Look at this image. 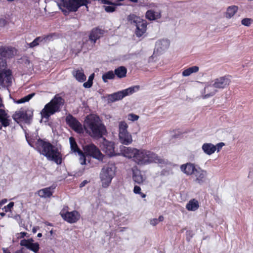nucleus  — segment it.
I'll return each mask as SVG.
<instances>
[{
    "label": "nucleus",
    "mask_w": 253,
    "mask_h": 253,
    "mask_svg": "<svg viewBox=\"0 0 253 253\" xmlns=\"http://www.w3.org/2000/svg\"><path fill=\"white\" fill-rule=\"evenodd\" d=\"M37 236H38V237H41L42 236V233H38V234Z\"/></svg>",
    "instance_id": "obj_63"
},
{
    "label": "nucleus",
    "mask_w": 253,
    "mask_h": 253,
    "mask_svg": "<svg viewBox=\"0 0 253 253\" xmlns=\"http://www.w3.org/2000/svg\"><path fill=\"white\" fill-rule=\"evenodd\" d=\"M195 174L196 177V181L198 183L202 184L205 182L207 175L206 171L199 169L197 170Z\"/></svg>",
    "instance_id": "obj_23"
},
{
    "label": "nucleus",
    "mask_w": 253,
    "mask_h": 253,
    "mask_svg": "<svg viewBox=\"0 0 253 253\" xmlns=\"http://www.w3.org/2000/svg\"><path fill=\"white\" fill-rule=\"evenodd\" d=\"M128 125L125 121H121L119 123V134L123 135L125 132H128Z\"/></svg>",
    "instance_id": "obj_36"
},
{
    "label": "nucleus",
    "mask_w": 253,
    "mask_h": 253,
    "mask_svg": "<svg viewBox=\"0 0 253 253\" xmlns=\"http://www.w3.org/2000/svg\"><path fill=\"white\" fill-rule=\"evenodd\" d=\"M161 17V12L155 11L154 10H148L145 13V17L150 21H153L160 18Z\"/></svg>",
    "instance_id": "obj_25"
},
{
    "label": "nucleus",
    "mask_w": 253,
    "mask_h": 253,
    "mask_svg": "<svg viewBox=\"0 0 253 253\" xmlns=\"http://www.w3.org/2000/svg\"><path fill=\"white\" fill-rule=\"evenodd\" d=\"M253 21L252 19L251 18H244L241 21V23L242 25L246 26H250Z\"/></svg>",
    "instance_id": "obj_42"
},
{
    "label": "nucleus",
    "mask_w": 253,
    "mask_h": 253,
    "mask_svg": "<svg viewBox=\"0 0 253 253\" xmlns=\"http://www.w3.org/2000/svg\"><path fill=\"white\" fill-rule=\"evenodd\" d=\"M202 148L204 153L209 155L212 154L216 150V146L211 143H204Z\"/></svg>",
    "instance_id": "obj_27"
},
{
    "label": "nucleus",
    "mask_w": 253,
    "mask_h": 253,
    "mask_svg": "<svg viewBox=\"0 0 253 253\" xmlns=\"http://www.w3.org/2000/svg\"><path fill=\"white\" fill-rule=\"evenodd\" d=\"M84 127L85 132L94 139L101 138L107 133L105 126L96 115L90 114L87 116Z\"/></svg>",
    "instance_id": "obj_1"
},
{
    "label": "nucleus",
    "mask_w": 253,
    "mask_h": 253,
    "mask_svg": "<svg viewBox=\"0 0 253 253\" xmlns=\"http://www.w3.org/2000/svg\"><path fill=\"white\" fill-rule=\"evenodd\" d=\"M8 116L7 114L5 113L4 115L2 116L0 118V122L1 123V126L4 127H7L10 125V120L8 119Z\"/></svg>",
    "instance_id": "obj_37"
},
{
    "label": "nucleus",
    "mask_w": 253,
    "mask_h": 253,
    "mask_svg": "<svg viewBox=\"0 0 253 253\" xmlns=\"http://www.w3.org/2000/svg\"><path fill=\"white\" fill-rule=\"evenodd\" d=\"M94 74L93 73V74H92L91 75H90L89 76L88 80L93 82V80L94 79Z\"/></svg>",
    "instance_id": "obj_54"
},
{
    "label": "nucleus",
    "mask_w": 253,
    "mask_h": 253,
    "mask_svg": "<svg viewBox=\"0 0 253 253\" xmlns=\"http://www.w3.org/2000/svg\"><path fill=\"white\" fill-rule=\"evenodd\" d=\"M133 192L135 194H138L141 192V188L137 185L134 186L133 189Z\"/></svg>",
    "instance_id": "obj_48"
},
{
    "label": "nucleus",
    "mask_w": 253,
    "mask_h": 253,
    "mask_svg": "<svg viewBox=\"0 0 253 253\" xmlns=\"http://www.w3.org/2000/svg\"><path fill=\"white\" fill-rule=\"evenodd\" d=\"M104 30L98 27L94 28L90 33L89 40L95 43L96 41L104 34Z\"/></svg>",
    "instance_id": "obj_19"
},
{
    "label": "nucleus",
    "mask_w": 253,
    "mask_h": 253,
    "mask_svg": "<svg viewBox=\"0 0 253 253\" xmlns=\"http://www.w3.org/2000/svg\"><path fill=\"white\" fill-rule=\"evenodd\" d=\"M179 133L178 134H174L173 135L172 137L173 138H177L179 136H180V135H181L182 134V133L181 132H178Z\"/></svg>",
    "instance_id": "obj_59"
},
{
    "label": "nucleus",
    "mask_w": 253,
    "mask_h": 253,
    "mask_svg": "<svg viewBox=\"0 0 253 253\" xmlns=\"http://www.w3.org/2000/svg\"><path fill=\"white\" fill-rule=\"evenodd\" d=\"M88 182L89 181H88L87 180H84L80 184V187L82 188L84 187Z\"/></svg>",
    "instance_id": "obj_53"
},
{
    "label": "nucleus",
    "mask_w": 253,
    "mask_h": 253,
    "mask_svg": "<svg viewBox=\"0 0 253 253\" xmlns=\"http://www.w3.org/2000/svg\"><path fill=\"white\" fill-rule=\"evenodd\" d=\"M127 69L124 66H120L116 68L114 71L115 75L119 78H123L126 76Z\"/></svg>",
    "instance_id": "obj_29"
},
{
    "label": "nucleus",
    "mask_w": 253,
    "mask_h": 253,
    "mask_svg": "<svg viewBox=\"0 0 253 253\" xmlns=\"http://www.w3.org/2000/svg\"><path fill=\"white\" fill-rule=\"evenodd\" d=\"M147 164L150 163H157L160 165H166L167 162L157 154L151 151L147 150Z\"/></svg>",
    "instance_id": "obj_14"
},
{
    "label": "nucleus",
    "mask_w": 253,
    "mask_h": 253,
    "mask_svg": "<svg viewBox=\"0 0 253 253\" xmlns=\"http://www.w3.org/2000/svg\"><path fill=\"white\" fill-rule=\"evenodd\" d=\"M123 155L127 158H132L134 160V157L137 152V149L131 147H123L121 150Z\"/></svg>",
    "instance_id": "obj_22"
},
{
    "label": "nucleus",
    "mask_w": 253,
    "mask_h": 253,
    "mask_svg": "<svg viewBox=\"0 0 253 253\" xmlns=\"http://www.w3.org/2000/svg\"><path fill=\"white\" fill-rule=\"evenodd\" d=\"M20 234L21 235L20 237L21 238H24L26 235L27 233L26 232H22Z\"/></svg>",
    "instance_id": "obj_58"
},
{
    "label": "nucleus",
    "mask_w": 253,
    "mask_h": 253,
    "mask_svg": "<svg viewBox=\"0 0 253 253\" xmlns=\"http://www.w3.org/2000/svg\"><path fill=\"white\" fill-rule=\"evenodd\" d=\"M199 208V202L195 199L190 200L186 205V209L189 211H195Z\"/></svg>",
    "instance_id": "obj_28"
},
{
    "label": "nucleus",
    "mask_w": 253,
    "mask_h": 253,
    "mask_svg": "<svg viewBox=\"0 0 253 253\" xmlns=\"http://www.w3.org/2000/svg\"><path fill=\"white\" fill-rule=\"evenodd\" d=\"M180 170L187 175H191L195 174L197 169L195 168L194 164L187 163L181 165L180 167Z\"/></svg>",
    "instance_id": "obj_18"
},
{
    "label": "nucleus",
    "mask_w": 253,
    "mask_h": 253,
    "mask_svg": "<svg viewBox=\"0 0 253 253\" xmlns=\"http://www.w3.org/2000/svg\"><path fill=\"white\" fill-rule=\"evenodd\" d=\"M31 241L29 245L28 249L33 251L35 253H38L40 249V246L38 243H32Z\"/></svg>",
    "instance_id": "obj_38"
},
{
    "label": "nucleus",
    "mask_w": 253,
    "mask_h": 253,
    "mask_svg": "<svg viewBox=\"0 0 253 253\" xmlns=\"http://www.w3.org/2000/svg\"><path fill=\"white\" fill-rule=\"evenodd\" d=\"M14 203L13 202H10L7 206H4L3 209L5 212L11 211V209L14 206Z\"/></svg>",
    "instance_id": "obj_45"
},
{
    "label": "nucleus",
    "mask_w": 253,
    "mask_h": 253,
    "mask_svg": "<svg viewBox=\"0 0 253 253\" xmlns=\"http://www.w3.org/2000/svg\"><path fill=\"white\" fill-rule=\"evenodd\" d=\"M138 194H139L140 195V196L143 198H144L146 197V195L145 194L142 193V192H140V193H139Z\"/></svg>",
    "instance_id": "obj_60"
},
{
    "label": "nucleus",
    "mask_w": 253,
    "mask_h": 253,
    "mask_svg": "<svg viewBox=\"0 0 253 253\" xmlns=\"http://www.w3.org/2000/svg\"><path fill=\"white\" fill-rule=\"evenodd\" d=\"M88 4H86L85 5H83V6H85V7H86V10L87 11H88Z\"/></svg>",
    "instance_id": "obj_62"
},
{
    "label": "nucleus",
    "mask_w": 253,
    "mask_h": 253,
    "mask_svg": "<svg viewBox=\"0 0 253 253\" xmlns=\"http://www.w3.org/2000/svg\"><path fill=\"white\" fill-rule=\"evenodd\" d=\"M158 44L161 45H165V48H167L169 47V43L167 40H163L158 42Z\"/></svg>",
    "instance_id": "obj_47"
},
{
    "label": "nucleus",
    "mask_w": 253,
    "mask_h": 253,
    "mask_svg": "<svg viewBox=\"0 0 253 253\" xmlns=\"http://www.w3.org/2000/svg\"><path fill=\"white\" fill-rule=\"evenodd\" d=\"M83 86L85 88H88L91 87L92 86V85L88 82H86L84 83Z\"/></svg>",
    "instance_id": "obj_52"
},
{
    "label": "nucleus",
    "mask_w": 253,
    "mask_h": 253,
    "mask_svg": "<svg viewBox=\"0 0 253 253\" xmlns=\"http://www.w3.org/2000/svg\"><path fill=\"white\" fill-rule=\"evenodd\" d=\"M132 179L135 183L138 184H141L144 181L143 177L140 171H133Z\"/></svg>",
    "instance_id": "obj_34"
},
{
    "label": "nucleus",
    "mask_w": 253,
    "mask_h": 253,
    "mask_svg": "<svg viewBox=\"0 0 253 253\" xmlns=\"http://www.w3.org/2000/svg\"><path fill=\"white\" fill-rule=\"evenodd\" d=\"M147 150H138L134 157V161L138 165H147Z\"/></svg>",
    "instance_id": "obj_16"
},
{
    "label": "nucleus",
    "mask_w": 253,
    "mask_h": 253,
    "mask_svg": "<svg viewBox=\"0 0 253 253\" xmlns=\"http://www.w3.org/2000/svg\"><path fill=\"white\" fill-rule=\"evenodd\" d=\"M14 55V48L0 46V56L8 58Z\"/></svg>",
    "instance_id": "obj_20"
},
{
    "label": "nucleus",
    "mask_w": 253,
    "mask_h": 253,
    "mask_svg": "<svg viewBox=\"0 0 253 253\" xmlns=\"http://www.w3.org/2000/svg\"><path fill=\"white\" fill-rule=\"evenodd\" d=\"M69 207L68 206H64L63 209L61 210V211L60 212V215L62 217L64 216V214H66V212H70L69 211Z\"/></svg>",
    "instance_id": "obj_44"
},
{
    "label": "nucleus",
    "mask_w": 253,
    "mask_h": 253,
    "mask_svg": "<svg viewBox=\"0 0 253 253\" xmlns=\"http://www.w3.org/2000/svg\"><path fill=\"white\" fill-rule=\"evenodd\" d=\"M121 5L120 3L116 4L115 3V5H111L109 6H103V7L104 8L105 10L107 12H113L115 11L116 10V6L117 5Z\"/></svg>",
    "instance_id": "obj_40"
},
{
    "label": "nucleus",
    "mask_w": 253,
    "mask_h": 253,
    "mask_svg": "<svg viewBox=\"0 0 253 253\" xmlns=\"http://www.w3.org/2000/svg\"><path fill=\"white\" fill-rule=\"evenodd\" d=\"M199 69V68L198 66H194L184 70L182 72V75L184 77L189 76L192 73L197 72Z\"/></svg>",
    "instance_id": "obj_33"
},
{
    "label": "nucleus",
    "mask_w": 253,
    "mask_h": 253,
    "mask_svg": "<svg viewBox=\"0 0 253 253\" xmlns=\"http://www.w3.org/2000/svg\"><path fill=\"white\" fill-rule=\"evenodd\" d=\"M84 156H89L97 160H102L103 155L99 148L93 143H90L84 146Z\"/></svg>",
    "instance_id": "obj_9"
},
{
    "label": "nucleus",
    "mask_w": 253,
    "mask_h": 253,
    "mask_svg": "<svg viewBox=\"0 0 253 253\" xmlns=\"http://www.w3.org/2000/svg\"><path fill=\"white\" fill-rule=\"evenodd\" d=\"M35 94L34 93L29 94L28 95L25 96L24 97L17 100L16 102L17 104H21L28 102L35 95Z\"/></svg>",
    "instance_id": "obj_39"
},
{
    "label": "nucleus",
    "mask_w": 253,
    "mask_h": 253,
    "mask_svg": "<svg viewBox=\"0 0 253 253\" xmlns=\"http://www.w3.org/2000/svg\"><path fill=\"white\" fill-rule=\"evenodd\" d=\"M115 77V75L114 72L112 71H109L103 74L102 78L104 83H107L108 80H113Z\"/></svg>",
    "instance_id": "obj_35"
},
{
    "label": "nucleus",
    "mask_w": 253,
    "mask_h": 253,
    "mask_svg": "<svg viewBox=\"0 0 253 253\" xmlns=\"http://www.w3.org/2000/svg\"><path fill=\"white\" fill-rule=\"evenodd\" d=\"M65 100L59 94H56L49 102L47 103L41 112L42 118L48 119L50 116L61 111Z\"/></svg>",
    "instance_id": "obj_3"
},
{
    "label": "nucleus",
    "mask_w": 253,
    "mask_h": 253,
    "mask_svg": "<svg viewBox=\"0 0 253 253\" xmlns=\"http://www.w3.org/2000/svg\"><path fill=\"white\" fill-rule=\"evenodd\" d=\"M225 144L223 142H220V143H218L216 144V145L215 146H216V150H217V152H219L220 151V150L221 149L222 147L224 146Z\"/></svg>",
    "instance_id": "obj_49"
},
{
    "label": "nucleus",
    "mask_w": 253,
    "mask_h": 253,
    "mask_svg": "<svg viewBox=\"0 0 253 253\" xmlns=\"http://www.w3.org/2000/svg\"><path fill=\"white\" fill-rule=\"evenodd\" d=\"M119 137L120 142L125 145H129L132 142L131 135L128 132H125L123 135L119 134Z\"/></svg>",
    "instance_id": "obj_26"
},
{
    "label": "nucleus",
    "mask_w": 253,
    "mask_h": 253,
    "mask_svg": "<svg viewBox=\"0 0 253 253\" xmlns=\"http://www.w3.org/2000/svg\"><path fill=\"white\" fill-rule=\"evenodd\" d=\"M86 4L85 0H60L58 5L61 11L65 13L68 10L69 12H76L83 5Z\"/></svg>",
    "instance_id": "obj_5"
},
{
    "label": "nucleus",
    "mask_w": 253,
    "mask_h": 253,
    "mask_svg": "<svg viewBox=\"0 0 253 253\" xmlns=\"http://www.w3.org/2000/svg\"><path fill=\"white\" fill-rule=\"evenodd\" d=\"M0 215L1 216L3 217L5 215V213L4 212H0Z\"/></svg>",
    "instance_id": "obj_61"
},
{
    "label": "nucleus",
    "mask_w": 253,
    "mask_h": 253,
    "mask_svg": "<svg viewBox=\"0 0 253 253\" xmlns=\"http://www.w3.org/2000/svg\"><path fill=\"white\" fill-rule=\"evenodd\" d=\"M139 88L140 87L139 85L133 86L121 91L115 92L113 94H109L108 96V99L111 102H115L117 100H121L125 96L131 94L138 90Z\"/></svg>",
    "instance_id": "obj_8"
},
{
    "label": "nucleus",
    "mask_w": 253,
    "mask_h": 253,
    "mask_svg": "<svg viewBox=\"0 0 253 253\" xmlns=\"http://www.w3.org/2000/svg\"><path fill=\"white\" fill-rule=\"evenodd\" d=\"M69 142L71 151L74 153H77L81 157V159L83 160V161L81 162V164L82 165H85L86 164V158L84 156V154L79 148L75 139L73 137H70L69 138Z\"/></svg>",
    "instance_id": "obj_13"
},
{
    "label": "nucleus",
    "mask_w": 253,
    "mask_h": 253,
    "mask_svg": "<svg viewBox=\"0 0 253 253\" xmlns=\"http://www.w3.org/2000/svg\"><path fill=\"white\" fill-rule=\"evenodd\" d=\"M5 112L4 110L0 109V118L2 117V116L4 115Z\"/></svg>",
    "instance_id": "obj_56"
},
{
    "label": "nucleus",
    "mask_w": 253,
    "mask_h": 253,
    "mask_svg": "<svg viewBox=\"0 0 253 253\" xmlns=\"http://www.w3.org/2000/svg\"><path fill=\"white\" fill-rule=\"evenodd\" d=\"M31 241H33V239L31 240H26V239H23L20 241V245L21 246H24L28 249L29 245Z\"/></svg>",
    "instance_id": "obj_41"
},
{
    "label": "nucleus",
    "mask_w": 253,
    "mask_h": 253,
    "mask_svg": "<svg viewBox=\"0 0 253 253\" xmlns=\"http://www.w3.org/2000/svg\"><path fill=\"white\" fill-rule=\"evenodd\" d=\"M38 228V227H34L32 229V232L33 233H36Z\"/></svg>",
    "instance_id": "obj_57"
},
{
    "label": "nucleus",
    "mask_w": 253,
    "mask_h": 253,
    "mask_svg": "<svg viewBox=\"0 0 253 253\" xmlns=\"http://www.w3.org/2000/svg\"><path fill=\"white\" fill-rule=\"evenodd\" d=\"M101 148L102 151L109 157L117 156L118 155L115 151L114 143L107 140L106 139L104 138Z\"/></svg>",
    "instance_id": "obj_12"
},
{
    "label": "nucleus",
    "mask_w": 253,
    "mask_h": 253,
    "mask_svg": "<svg viewBox=\"0 0 253 253\" xmlns=\"http://www.w3.org/2000/svg\"><path fill=\"white\" fill-rule=\"evenodd\" d=\"M3 253H11L9 251L6 249L3 248ZM15 253H27L26 250L24 248H21L20 250H17Z\"/></svg>",
    "instance_id": "obj_46"
},
{
    "label": "nucleus",
    "mask_w": 253,
    "mask_h": 253,
    "mask_svg": "<svg viewBox=\"0 0 253 253\" xmlns=\"http://www.w3.org/2000/svg\"><path fill=\"white\" fill-rule=\"evenodd\" d=\"M48 36L46 37H38L32 42L27 43L28 46L30 48H34L39 45L40 42H42L43 40L47 39Z\"/></svg>",
    "instance_id": "obj_32"
},
{
    "label": "nucleus",
    "mask_w": 253,
    "mask_h": 253,
    "mask_svg": "<svg viewBox=\"0 0 253 253\" xmlns=\"http://www.w3.org/2000/svg\"><path fill=\"white\" fill-rule=\"evenodd\" d=\"M115 175V166L112 165L104 166L100 174V178L102 187L107 188L109 187Z\"/></svg>",
    "instance_id": "obj_6"
},
{
    "label": "nucleus",
    "mask_w": 253,
    "mask_h": 253,
    "mask_svg": "<svg viewBox=\"0 0 253 253\" xmlns=\"http://www.w3.org/2000/svg\"><path fill=\"white\" fill-rule=\"evenodd\" d=\"M158 219V220L159 222H162V221H163L164 220V217L163 215H160L159 216V218H157Z\"/></svg>",
    "instance_id": "obj_55"
},
{
    "label": "nucleus",
    "mask_w": 253,
    "mask_h": 253,
    "mask_svg": "<svg viewBox=\"0 0 253 253\" xmlns=\"http://www.w3.org/2000/svg\"><path fill=\"white\" fill-rule=\"evenodd\" d=\"M72 74L79 82L83 83L86 80V77L83 69L74 70Z\"/></svg>",
    "instance_id": "obj_24"
},
{
    "label": "nucleus",
    "mask_w": 253,
    "mask_h": 253,
    "mask_svg": "<svg viewBox=\"0 0 253 253\" xmlns=\"http://www.w3.org/2000/svg\"><path fill=\"white\" fill-rule=\"evenodd\" d=\"M7 22L4 19H0V27L4 26L6 25Z\"/></svg>",
    "instance_id": "obj_51"
},
{
    "label": "nucleus",
    "mask_w": 253,
    "mask_h": 253,
    "mask_svg": "<svg viewBox=\"0 0 253 253\" xmlns=\"http://www.w3.org/2000/svg\"><path fill=\"white\" fill-rule=\"evenodd\" d=\"M127 20L130 24L136 26L135 33L137 37H141L146 32L147 26L146 20L134 14L128 15Z\"/></svg>",
    "instance_id": "obj_4"
},
{
    "label": "nucleus",
    "mask_w": 253,
    "mask_h": 253,
    "mask_svg": "<svg viewBox=\"0 0 253 253\" xmlns=\"http://www.w3.org/2000/svg\"><path fill=\"white\" fill-rule=\"evenodd\" d=\"M150 223L153 226H156L159 223L157 218H153L150 219Z\"/></svg>",
    "instance_id": "obj_50"
},
{
    "label": "nucleus",
    "mask_w": 253,
    "mask_h": 253,
    "mask_svg": "<svg viewBox=\"0 0 253 253\" xmlns=\"http://www.w3.org/2000/svg\"><path fill=\"white\" fill-rule=\"evenodd\" d=\"M54 189L55 187L49 186L38 190L37 194L42 198H49L52 195Z\"/></svg>",
    "instance_id": "obj_21"
},
{
    "label": "nucleus",
    "mask_w": 253,
    "mask_h": 253,
    "mask_svg": "<svg viewBox=\"0 0 253 253\" xmlns=\"http://www.w3.org/2000/svg\"><path fill=\"white\" fill-rule=\"evenodd\" d=\"M36 150L57 165L62 162V155L58 148L45 139L38 138L35 142Z\"/></svg>",
    "instance_id": "obj_2"
},
{
    "label": "nucleus",
    "mask_w": 253,
    "mask_h": 253,
    "mask_svg": "<svg viewBox=\"0 0 253 253\" xmlns=\"http://www.w3.org/2000/svg\"><path fill=\"white\" fill-rule=\"evenodd\" d=\"M7 63L5 59L0 58V84L4 83V79H11L12 72L10 70H5Z\"/></svg>",
    "instance_id": "obj_11"
},
{
    "label": "nucleus",
    "mask_w": 253,
    "mask_h": 253,
    "mask_svg": "<svg viewBox=\"0 0 253 253\" xmlns=\"http://www.w3.org/2000/svg\"><path fill=\"white\" fill-rule=\"evenodd\" d=\"M128 120L132 122H134L138 120L139 116L133 113H130L128 115Z\"/></svg>",
    "instance_id": "obj_43"
},
{
    "label": "nucleus",
    "mask_w": 253,
    "mask_h": 253,
    "mask_svg": "<svg viewBox=\"0 0 253 253\" xmlns=\"http://www.w3.org/2000/svg\"><path fill=\"white\" fill-rule=\"evenodd\" d=\"M231 82L228 76L222 77L214 80L213 86L215 88H224L228 86Z\"/></svg>",
    "instance_id": "obj_17"
},
{
    "label": "nucleus",
    "mask_w": 253,
    "mask_h": 253,
    "mask_svg": "<svg viewBox=\"0 0 253 253\" xmlns=\"http://www.w3.org/2000/svg\"><path fill=\"white\" fill-rule=\"evenodd\" d=\"M62 218L69 223L73 224L77 222L81 218V214L76 210H74L69 212H66Z\"/></svg>",
    "instance_id": "obj_15"
},
{
    "label": "nucleus",
    "mask_w": 253,
    "mask_h": 253,
    "mask_svg": "<svg viewBox=\"0 0 253 253\" xmlns=\"http://www.w3.org/2000/svg\"><path fill=\"white\" fill-rule=\"evenodd\" d=\"M66 124L75 131L78 133L83 132L81 123L72 115L69 114L65 118Z\"/></svg>",
    "instance_id": "obj_10"
},
{
    "label": "nucleus",
    "mask_w": 253,
    "mask_h": 253,
    "mask_svg": "<svg viewBox=\"0 0 253 253\" xmlns=\"http://www.w3.org/2000/svg\"><path fill=\"white\" fill-rule=\"evenodd\" d=\"M215 87L212 85H208L205 87L204 92L205 93V97L208 98L214 95L216 92Z\"/></svg>",
    "instance_id": "obj_30"
},
{
    "label": "nucleus",
    "mask_w": 253,
    "mask_h": 253,
    "mask_svg": "<svg viewBox=\"0 0 253 253\" xmlns=\"http://www.w3.org/2000/svg\"><path fill=\"white\" fill-rule=\"evenodd\" d=\"M33 116V111L32 110L21 108L13 114L12 118L17 123L22 122L25 124H30L32 120Z\"/></svg>",
    "instance_id": "obj_7"
},
{
    "label": "nucleus",
    "mask_w": 253,
    "mask_h": 253,
    "mask_svg": "<svg viewBox=\"0 0 253 253\" xmlns=\"http://www.w3.org/2000/svg\"><path fill=\"white\" fill-rule=\"evenodd\" d=\"M238 7L235 5L229 6L225 13V17L227 18H230L237 12Z\"/></svg>",
    "instance_id": "obj_31"
},
{
    "label": "nucleus",
    "mask_w": 253,
    "mask_h": 253,
    "mask_svg": "<svg viewBox=\"0 0 253 253\" xmlns=\"http://www.w3.org/2000/svg\"><path fill=\"white\" fill-rule=\"evenodd\" d=\"M87 82H88L89 83H90L92 85L93 84V82L91 81H89L88 80V81H87Z\"/></svg>",
    "instance_id": "obj_64"
}]
</instances>
